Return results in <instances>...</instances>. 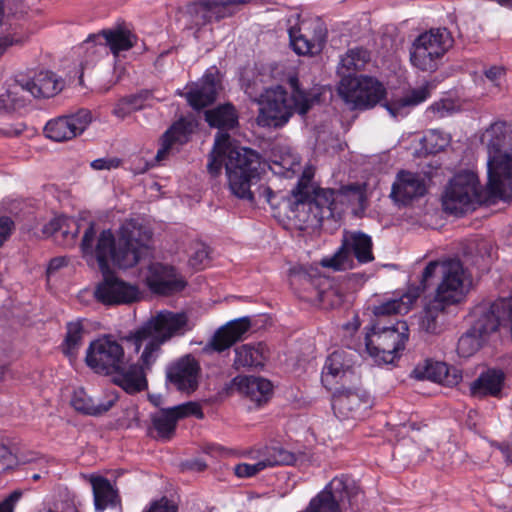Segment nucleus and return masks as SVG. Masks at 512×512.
I'll return each instance as SVG.
<instances>
[{
    "instance_id": "f257e3e1",
    "label": "nucleus",
    "mask_w": 512,
    "mask_h": 512,
    "mask_svg": "<svg viewBox=\"0 0 512 512\" xmlns=\"http://www.w3.org/2000/svg\"><path fill=\"white\" fill-rule=\"evenodd\" d=\"M187 330L188 318L185 313L159 311L135 333L125 338L134 345L135 352H139L144 345L139 363L129 364L122 345L111 336L92 341L87 348L85 361L96 373L115 374L114 382L126 392L137 393L146 389V371L159 358L162 345L175 336L183 335Z\"/></svg>"
},
{
    "instance_id": "f03ea898",
    "label": "nucleus",
    "mask_w": 512,
    "mask_h": 512,
    "mask_svg": "<svg viewBox=\"0 0 512 512\" xmlns=\"http://www.w3.org/2000/svg\"><path fill=\"white\" fill-rule=\"evenodd\" d=\"M152 233L138 220H126L119 228L118 241L111 230L99 235L93 223L84 232L81 249L84 257L95 260L103 274V281L94 291L96 299L104 305L129 304L140 298L135 285L129 284L110 271V264L130 268L151 255Z\"/></svg>"
},
{
    "instance_id": "7ed1b4c3",
    "label": "nucleus",
    "mask_w": 512,
    "mask_h": 512,
    "mask_svg": "<svg viewBox=\"0 0 512 512\" xmlns=\"http://www.w3.org/2000/svg\"><path fill=\"white\" fill-rule=\"evenodd\" d=\"M432 278H437L435 294L424 309L420 328L427 333L437 334L441 331L446 309L465 298L472 280L462 262L456 258L430 261L426 265L418 285L423 286V292Z\"/></svg>"
},
{
    "instance_id": "20e7f679",
    "label": "nucleus",
    "mask_w": 512,
    "mask_h": 512,
    "mask_svg": "<svg viewBox=\"0 0 512 512\" xmlns=\"http://www.w3.org/2000/svg\"><path fill=\"white\" fill-rule=\"evenodd\" d=\"M487 148L488 182L490 196L506 198L512 196V126L497 121L491 124L481 137Z\"/></svg>"
},
{
    "instance_id": "39448f33",
    "label": "nucleus",
    "mask_w": 512,
    "mask_h": 512,
    "mask_svg": "<svg viewBox=\"0 0 512 512\" xmlns=\"http://www.w3.org/2000/svg\"><path fill=\"white\" fill-rule=\"evenodd\" d=\"M291 93L282 86L269 88L265 91L262 107L257 117V123L263 127H282L294 112L306 114L312 105L318 101V95L300 88L296 76L288 79Z\"/></svg>"
},
{
    "instance_id": "423d86ee",
    "label": "nucleus",
    "mask_w": 512,
    "mask_h": 512,
    "mask_svg": "<svg viewBox=\"0 0 512 512\" xmlns=\"http://www.w3.org/2000/svg\"><path fill=\"white\" fill-rule=\"evenodd\" d=\"M225 162L226 174L231 192L238 198L256 202L264 200L274 206L275 193L268 186L259 185L255 190L261 174V160L252 149H232Z\"/></svg>"
},
{
    "instance_id": "0eeeda50",
    "label": "nucleus",
    "mask_w": 512,
    "mask_h": 512,
    "mask_svg": "<svg viewBox=\"0 0 512 512\" xmlns=\"http://www.w3.org/2000/svg\"><path fill=\"white\" fill-rule=\"evenodd\" d=\"M64 85V80L50 70L19 73L4 83L0 91V111L11 112L23 107L27 96L54 97L63 90Z\"/></svg>"
},
{
    "instance_id": "6e6552de",
    "label": "nucleus",
    "mask_w": 512,
    "mask_h": 512,
    "mask_svg": "<svg viewBox=\"0 0 512 512\" xmlns=\"http://www.w3.org/2000/svg\"><path fill=\"white\" fill-rule=\"evenodd\" d=\"M408 331L405 321L386 326L381 319H377L365 337L368 353L379 363H392L400 351L404 350L409 337Z\"/></svg>"
},
{
    "instance_id": "1a4fd4ad",
    "label": "nucleus",
    "mask_w": 512,
    "mask_h": 512,
    "mask_svg": "<svg viewBox=\"0 0 512 512\" xmlns=\"http://www.w3.org/2000/svg\"><path fill=\"white\" fill-rule=\"evenodd\" d=\"M205 120L210 126L219 129L215 137L214 148L210 154V160L207 164L209 173L212 176H217L229 158L228 151L246 148L233 144L230 135L225 131L234 128L238 123L237 114L232 105L226 104L212 110H207L205 112Z\"/></svg>"
},
{
    "instance_id": "9d476101",
    "label": "nucleus",
    "mask_w": 512,
    "mask_h": 512,
    "mask_svg": "<svg viewBox=\"0 0 512 512\" xmlns=\"http://www.w3.org/2000/svg\"><path fill=\"white\" fill-rule=\"evenodd\" d=\"M483 201L477 175L473 171H461L448 182L442 195V205L450 214H464Z\"/></svg>"
},
{
    "instance_id": "9b49d317",
    "label": "nucleus",
    "mask_w": 512,
    "mask_h": 512,
    "mask_svg": "<svg viewBox=\"0 0 512 512\" xmlns=\"http://www.w3.org/2000/svg\"><path fill=\"white\" fill-rule=\"evenodd\" d=\"M313 191L312 175L305 171L286 199V215L300 230L317 227L326 218L320 208L309 200Z\"/></svg>"
},
{
    "instance_id": "f8f14e48",
    "label": "nucleus",
    "mask_w": 512,
    "mask_h": 512,
    "mask_svg": "<svg viewBox=\"0 0 512 512\" xmlns=\"http://www.w3.org/2000/svg\"><path fill=\"white\" fill-rule=\"evenodd\" d=\"M453 44L454 39L448 29H430L415 39L410 52L411 63L422 71H435Z\"/></svg>"
},
{
    "instance_id": "ddd939ff",
    "label": "nucleus",
    "mask_w": 512,
    "mask_h": 512,
    "mask_svg": "<svg viewBox=\"0 0 512 512\" xmlns=\"http://www.w3.org/2000/svg\"><path fill=\"white\" fill-rule=\"evenodd\" d=\"M338 94L352 109H367L381 101L385 88L372 77L342 76Z\"/></svg>"
},
{
    "instance_id": "4468645a",
    "label": "nucleus",
    "mask_w": 512,
    "mask_h": 512,
    "mask_svg": "<svg viewBox=\"0 0 512 512\" xmlns=\"http://www.w3.org/2000/svg\"><path fill=\"white\" fill-rule=\"evenodd\" d=\"M372 239L363 232H353L343 239L341 248L332 257L322 260V266L341 271L352 268L353 259L359 263H368L374 260L372 252Z\"/></svg>"
},
{
    "instance_id": "2eb2a0df",
    "label": "nucleus",
    "mask_w": 512,
    "mask_h": 512,
    "mask_svg": "<svg viewBox=\"0 0 512 512\" xmlns=\"http://www.w3.org/2000/svg\"><path fill=\"white\" fill-rule=\"evenodd\" d=\"M191 415L198 419L204 417L200 405L193 401L160 409L151 415V421L158 437L162 440H170L175 434L178 421Z\"/></svg>"
},
{
    "instance_id": "dca6fc26",
    "label": "nucleus",
    "mask_w": 512,
    "mask_h": 512,
    "mask_svg": "<svg viewBox=\"0 0 512 512\" xmlns=\"http://www.w3.org/2000/svg\"><path fill=\"white\" fill-rule=\"evenodd\" d=\"M91 121V112L80 109L76 113L50 120L44 131L48 138L56 142L67 141L82 134Z\"/></svg>"
},
{
    "instance_id": "f3484780",
    "label": "nucleus",
    "mask_w": 512,
    "mask_h": 512,
    "mask_svg": "<svg viewBox=\"0 0 512 512\" xmlns=\"http://www.w3.org/2000/svg\"><path fill=\"white\" fill-rule=\"evenodd\" d=\"M200 366L191 355H185L166 369L167 383L176 390L190 394L194 392L199 384Z\"/></svg>"
},
{
    "instance_id": "a211bd4d",
    "label": "nucleus",
    "mask_w": 512,
    "mask_h": 512,
    "mask_svg": "<svg viewBox=\"0 0 512 512\" xmlns=\"http://www.w3.org/2000/svg\"><path fill=\"white\" fill-rule=\"evenodd\" d=\"M258 461L254 464L240 463L234 467L235 475L239 478L255 476L268 467L290 465L296 460L295 455L282 447H265L258 451Z\"/></svg>"
},
{
    "instance_id": "6ab92c4d",
    "label": "nucleus",
    "mask_w": 512,
    "mask_h": 512,
    "mask_svg": "<svg viewBox=\"0 0 512 512\" xmlns=\"http://www.w3.org/2000/svg\"><path fill=\"white\" fill-rule=\"evenodd\" d=\"M427 192L426 177L420 173L402 170L392 185L391 198L398 204L408 205Z\"/></svg>"
},
{
    "instance_id": "aec40b11",
    "label": "nucleus",
    "mask_w": 512,
    "mask_h": 512,
    "mask_svg": "<svg viewBox=\"0 0 512 512\" xmlns=\"http://www.w3.org/2000/svg\"><path fill=\"white\" fill-rule=\"evenodd\" d=\"M149 289L160 295H171L184 289L186 282L172 267L161 263H150L145 275Z\"/></svg>"
},
{
    "instance_id": "412c9836",
    "label": "nucleus",
    "mask_w": 512,
    "mask_h": 512,
    "mask_svg": "<svg viewBox=\"0 0 512 512\" xmlns=\"http://www.w3.org/2000/svg\"><path fill=\"white\" fill-rule=\"evenodd\" d=\"M228 389L231 392H238L261 405L268 401L272 393V384L269 380L261 377L237 376L231 381Z\"/></svg>"
},
{
    "instance_id": "4be33fe9",
    "label": "nucleus",
    "mask_w": 512,
    "mask_h": 512,
    "mask_svg": "<svg viewBox=\"0 0 512 512\" xmlns=\"http://www.w3.org/2000/svg\"><path fill=\"white\" fill-rule=\"evenodd\" d=\"M299 19V14L291 15L287 19V32L291 47L299 55L319 53L325 42V34L320 31V33L312 39L308 38L307 35L301 32Z\"/></svg>"
},
{
    "instance_id": "5701e85b",
    "label": "nucleus",
    "mask_w": 512,
    "mask_h": 512,
    "mask_svg": "<svg viewBox=\"0 0 512 512\" xmlns=\"http://www.w3.org/2000/svg\"><path fill=\"white\" fill-rule=\"evenodd\" d=\"M369 401L353 391H342L333 396L332 407L341 419H358L369 408Z\"/></svg>"
},
{
    "instance_id": "b1692460",
    "label": "nucleus",
    "mask_w": 512,
    "mask_h": 512,
    "mask_svg": "<svg viewBox=\"0 0 512 512\" xmlns=\"http://www.w3.org/2000/svg\"><path fill=\"white\" fill-rule=\"evenodd\" d=\"M118 399V395L115 392H109L105 398L93 399L91 398L84 389L79 388L74 391L71 398L72 407L83 414L99 416L111 409Z\"/></svg>"
},
{
    "instance_id": "393cba45",
    "label": "nucleus",
    "mask_w": 512,
    "mask_h": 512,
    "mask_svg": "<svg viewBox=\"0 0 512 512\" xmlns=\"http://www.w3.org/2000/svg\"><path fill=\"white\" fill-rule=\"evenodd\" d=\"M217 91L218 81L216 74L208 72L203 76L201 82L193 85L190 90L185 93V97L191 107L200 110L215 101Z\"/></svg>"
},
{
    "instance_id": "a878e982",
    "label": "nucleus",
    "mask_w": 512,
    "mask_h": 512,
    "mask_svg": "<svg viewBox=\"0 0 512 512\" xmlns=\"http://www.w3.org/2000/svg\"><path fill=\"white\" fill-rule=\"evenodd\" d=\"M250 328V320L246 317L227 323L220 327L211 338L208 346L221 352L232 346Z\"/></svg>"
},
{
    "instance_id": "bb28decb",
    "label": "nucleus",
    "mask_w": 512,
    "mask_h": 512,
    "mask_svg": "<svg viewBox=\"0 0 512 512\" xmlns=\"http://www.w3.org/2000/svg\"><path fill=\"white\" fill-rule=\"evenodd\" d=\"M234 352L233 366L236 369L263 367L269 355L267 346L262 342L242 344Z\"/></svg>"
},
{
    "instance_id": "cd10ccee",
    "label": "nucleus",
    "mask_w": 512,
    "mask_h": 512,
    "mask_svg": "<svg viewBox=\"0 0 512 512\" xmlns=\"http://www.w3.org/2000/svg\"><path fill=\"white\" fill-rule=\"evenodd\" d=\"M422 293L423 286L410 287L400 298L390 299L375 306L373 312L377 319L391 314H405L411 309Z\"/></svg>"
},
{
    "instance_id": "c85d7f7f",
    "label": "nucleus",
    "mask_w": 512,
    "mask_h": 512,
    "mask_svg": "<svg viewBox=\"0 0 512 512\" xmlns=\"http://www.w3.org/2000/svg\"><path fill=\"white\" fill-rule=\"evenodd\" d=\"M505 374L501 370L489 369L471 383L470 391L474 397H497L501 393Z\"/></svg>"
},
{
    "instance_id": "c756f323",
    "label": "nucleus",
    "mask_w": 512,
    "mask_h": 512,
    "mask_svg": "<svg viewBox=\"0 0 512 512\" xmlns=\"http://www.w3.org/2000/svg\"><path fill=\"white\" fill-rule=\"evenodd\" d=\"M414 373L418 378H426L447 386H455L462 379L460 372L456 368L448 367L443 362H427L423 371L416 368Z\"/></svg>"
},
{
    "instance_id": "7c9ffc66",
    "label": "nucleus",
    "mask_w": 512,
    "mask_h": 512,
    "mask_svg": "<svg viewBox=\"0 0 512 512\" xmlns=\"http://www.w3.org/2000/svg\"><path fill=\"white\" fill-rule=\"evenodd\" d=\"M91 485L94 496V506L97 512H103L107 508L116 507L120 498L110 481L104 477H92Z\"/></svg>"
},
{
    "instance_id": "2f4dec72",
    "label": "nucleus",
    "mask_w": 512,
    "mask_h": 512,
    "mask_svg": "<svg viewBox=\"0 0 512 512\" xmlns=\"http://www.w3.org/2000/svg\"><path fill=\"white\" fill-rule=\"evenodd\" d=\"M193 130V123L181 119L174 123L162 137V146L158 150L155 159L160 162L164 160L174 144H183L187 142L189 134Z\"/></svg>"
},
{
    "instance_id": "473e14b6",
    "label": "nucleus",
    "mask_w": 512,
    "mask_h": 512,
    "mask_svg": "<svg viewBox=\"0 0 512 512\" xmlns=\"http://www.w3.org/2000/svg\"><path fill=\"white\" fill-rule=\"evenodd\" d=\"M351 368V361L346 358L344 351H334L327 358L323 371L322 383L327 387L337 378H341Z\"/></svg>"
},
{
    "instance_id": "72a5a7b5",
    "label": "nucleus",
    "mask_w": 512,
    "mask_h": 512,
    "mask_svg": "<svg viewBox=\"0 0 512 512\" xmlns=\"http://www.w3.org/2000/svg\"><path fill=\"white\" fill-rule=\"evenodd\" d=\"M429 97L428 86H421L408 91L404 96L396 99L385 106L393 117L403 116L407 113L406 109L416 106Z\"/></svg>"
},
{
    "instance_id": "f704fd0d",
    "label": "nucleus",
    "mask_w": 512,
    "mask_h": 512,
    "mask_svg": "<svg viewBox=\"0 0 512 512\" xmlns=\"http://www.w3.org/2000/svg\"><path fill=\"white\" fill-rule=\"evenodd\" d=\"M98 36H102L105 44L109 47L112 54L117 57L122 51H128L135 43L137 37L126 29L103 30Z\"/></svg>"
},
{
    "instance_id": "c9c22d12",
    "label": "nucleus",
    "mask_w": 512,
    "mask_h": 512,
    "mask_svg": "<svg viewBox=\"0 0 512 512\" xmlns=\"http://www.w3.org/2000/svg\"><path fill=\"white\" fill-rule=\"evenodd\" d=\"M151 97L152 93L149 90H141L136 94L123 97L116 103L113 114L123 119L132 112L144 108L145 102L151 99Z\"/></svg>"
},
{
    "instance_id": "e433bc0d",
    "label": "nucleus",
    "mask_w": 512,
    "mask_h": 512,
    "mask_svg": "<svg viewBox=\"0 0 512 512\" xmlns=\"http://www.w3.org/2000/svg\"><path fill=\"white\" fill-rule=\"evenodd\" d=\"M43 233L47 236L60 234L64 239L70 237L74 239L79 233V225L75 219L60 216L52 219L43 228Z\"/></svg>"
},
{
    "instance_id": "4c0bfd02",
    "label": "nucleus",
    "mask_w": 512,
    "mask_h": 512,
    "mask_svg": "<svg viewBox=\"0 0 512 512\" xmlns=\"http://www.w3.org/2000/svg\"><path fill=\"white\" fill-rule=\"evenodd\" d=\"M370 60L369 52L364 48H353L347 51L346 55L341 59V69L343 76H353L356 71L362 70Z\"/></svg>"
},
{
    "instance_id": "58836bf2",
    "label": "nucleus",
    "mask_w": 512,
    "mask_h": 512,
    "mask_svg": "<svg viewBox=\"0 0 512 512\" xmlns=\"http://www.w3.org/2000/svg\"><path fill=\"white\" fill-rule=\"evenodd\" d=\"M84 328L81 321L69 322L67 333L62 345L63 353L69 358H74L82 344Z\"/></svg>"
},
{
    "instance_id": "ea45409f",
    "label": "nucleus",
    "mask_w": 512,
    "mask_h": 512,
    "mask_svg": "<svg viewBox=\"0 0 512 512\" xmlns=\"http://www.w3.org/2000/svg\"><path fill=\"white\" fill-rule=\"evenodd\" d=\"M485 338L478 331H474V327H471L458 340V354L465 358L472 356L479 350Z\"/></svg>"
},
{
    "instance_id": "a19ab883",
    "label": "nucleus",
    "mask_w": 512,
    "mask_h": 512,
    "mask_svg": "<svg viewBox=\"0 0 512 512\" xmlns=\"http://www.w3.org/2000/svg\"><path fill=\"white\" fill-rule=\"evenodd\" d=\"M212 20L219 21L232 16L239 6L246 4L248 0H207Z\"/></svg>"
},
{
    "instance_id": "79ce46f5",
    "label": "nucleus",
    "mask_w": 512,
    "mask_h": 512,
    "mask_svg": "<svg viewBox=\"0 0 512 512\" xmlns=\"http://www.w3.org/2000/svg\"><path fill=\"white\" fill-rule=\"evenodd\" d=\"M186 12L190 15L191 22L195 26H204L213 21L207 0H200L187 5Z\"/></svg>"
},
{
    "instance_id": "37998d69",
    "label": "nucleus",
    "mask_w": 512,
    "mask_h": 512,
    "mask_svg": "<svg viewBox=\"0 0 512 512\" xmlns=\"http://www.w3.org/2000/svg\"><path fill=\"white\" fill-rule=\"evenodd\" d=\"M313 192L309 195V200L313 205L320 208L326 218L332 214V204L334 202V192L330 189H321L313 184Z\"/></svg>"
},
{
    "instance_id": "c03bdc74",
    "label": "nucleus",
    "mask_w": 512,
    "mask_h": 512,
    "mask_svg": "<svg viewBox=\"0 0 512 512\" xmlns=\"http://www.w3.org/2000/svg\"><path fill=\"white\" fill-rule=\"evenodd\" d=\"M450 137L440 130H430L423 138V144L427 152L436 154L449 145Z\"/></svg>"
},
{
    "instance_id": "a18cd8bd",
    "label": "nucleus",
    "mask_w": 512,
    "mask_h": 512,
    "mask_svg": "<svg viewBox=\"0 0 512 512\" xmlns=\"http://www.w3.org/2000/svg\"><path fill=\"white\" fill-rule=\"evenodd\" d=\"M208 255V247L202 243H198L195 245L194 252L189 258V263L192 267L199 269L208 259Z\"/></svg>"
},
{
    "instance_id": "49530a36",
    "label": "nucleus",
    "mask_w": 512,
    "mask_h": 512,
    "mask_svg": "<svg viewBox=\"0 0 512 512\" xmlns=\"http://www.w3.org/2000/svg\"><path fill=\"white\" fill-rule=\"evenodd\" d=\"M16 456L3 444H0V473H3L17 464Z\"/></svg>"
},
{
    "instance_id": "de8ad7c7",
    "label": "nucleus",
    "mask_w": 512,
    "mask_h": 512,
    "mask_svg": "<svg viewBox=\"0 0 512 512\" xmlns=\"http://www.w3.org/2000/svg\"><path fill=\"white\" fill-rule=\"evenodd\" d=\"M485 78L496 88H501L505 77V70L500 66H492L484 71Z\"/></svg>"
},
{
    "instance_id": "09e8293b",
    "label": "nucleus",
    "mask_w": 512,
    "mask_h": 512,
    "mask_svg": "<svg viewBox=\"0 0 512 512\" xmlns=\"http://www.w3.org/2000/svg\"><path fill=\"white\" fill-rule=\"evenodd\" d=\"M15 228L14 222L7 216L0 217V246L8 240Z\"/></svg>"
},
{
    "instance_id": "8fccbe9b",
    "label": "nucleus",
    "mask_w": 512,
    "mask_h": 512,
    "mask_svg": "<svg viewBox=\"0 0 512 512\" xmlns=\"http://www.w3.org/2000/svg\"><path fill=\"white\" fill-rule=\"evenodd\" d=\"M90 165L94 170H110L117 168L120 165V160L117 158H99L92 161Z\"/></svg>"
},
{
    "instance_id": "3c124183",
    "label": "nucleus",
    "mask_w": 512,
    "mask_h": 512,
    "mask_svg": "<svg viewBox=\"0 0 512 512\" xmlns=\"http://www.w3.org/2000/svg\"><path fill=\"white\" fill-rule=\"evenodd\" d=\"M22 492L13 491L7 498L0 502V512H13L15 504L20 500Z\"/></svg>"
},
{
    "instance_id": "603ef678",
    "label": "nucleus",
    "mask_w": 512,
    "mask_h": 512,
    "mask_svg": "<svg viewBox=\"0 0 512 512\" xmlns=\"http://www.w3.org/2000/svg\"><path fill=\"white\" fill-rule=\"evenodd\" d=\"M147 512H177V507L167 498L154 502Z\"/></svg>"
},
{
    "instance_id": "864d4df0",
    "label": "nucleus",
    "mask_w": 512,
    "mask_h": 512,
    "mask_svg": "<svg viewBox=\"0 0 512 512\" xmlns=\"http://www.w3.org/2000/svg\"><path fill=\"white\" fill-rule=\"evenodd\" d=\"M66 265V260L63 257H56L50 260L48 267H47V274L51 275L52 273L56 272L60 268L64 267Z\"/></svg>"
},
{
    "instance_id": "5fc2aeb1",
    "label": "nucleus",
    "mask_w": 512,
    "mask_h": 512,
    "mask_svg": "<svg viewBox=\"0 0 512 512\" xmlns=\"http://www.w3.org/2000/svg\"><path fill=\"white\" fill-rule=\"evenodd\" d=\"M24 125L23 124H19L17 127L15 128H3L1 131L4 135L6 136H9V137H12V136H18L22 133V131L24 130Z\"/></svg>"
},
{
    "instance_id": "6e6d98bb",
    "label": "nucleus",
    "mask_w": 512,
    "mask_h": 512,
    "mask_svg": "<svg viewBox=\"0 0 512 512\" xmlns=\"http://www.w3.org/2000/svg\"><path fill=\"white\" fill-rule=\"evenodd\" d=\"M13 38L10 36H4L0 38V56L5 52V50L14 44Z\"/></svg>"
},
{
    "instance_id": "4d7b16f0",
    "label": "nucleus",
    "mask_w": 512,
    "mask_h": 512,
    "mask_svg": "<svg viewBox=\"0 0 512 512\" xmlns=\"http://www.w3.org/2000/svg\"><path fill=\"white\" fill-rule=\"evenodd\" d=\"M206 463L203 462L202 460H193L191 462H189L188 464V467L192 470H196V471H202L206 468Z\"/></svg>"
},
{
    "instance_id": "13d9d810",
    "label": "nucleus",
    "mask_w": 512,
    "mask_h": 512,
    "mask_svg": "<svg viewBox=\"0 0 512 512\" xmlns=\"http://www.w3.org/2000/svg\"><path fill=\"white\" fill-rule=\"evenodd\" d=\"M501 452L503 453L505 459L512 463V446L503 444L499 446Z\"/></svg>"
},
{
    "instance_id": "bf43d9fd",
    "label": "nucleus",
    "mask_w": 512,
    "mask_h": 512,
    "mask_svg": "<svg viewBox=\"0 0 512 512\" xmlns=\"http://www.w3.org/2000/svg\"><path fill=\"white\" fill-rule=\"evenodd\" d=\"M499 5L512 9V0H494Z\"/></svg>"
},
{
    "instance_id": "052dcab7",
    "label": "nucleus",
    "mask_w": 512,
    "mask_h": 512,
    "mask_svg": "<svg viewBox=\"0 0 512 512\" xmlns=\"http://www.w3.org/2000/svg\"><path fill=\"white\" fill-rule=\"evenodd\" d=\"M4 16H5L4 1L0 0V26L3 24Z\"/></svg>"
},
{
    "instance_id": "680f3d73",
    "label": "nucleus",
    "mask_w": 512,
    "mask_h": 512,
    "mask_svg": "<svg viewBox=\"0 0 512 512\" xmlns=\"http://www.w3.org/2000/svg\"><path fill=\"white\" fill-rule=\"evenodd\" d=\"M5 371H6L5 367H3V366L0 367V380H2L4 378Z\"/></svg>"
},
{
    "instance_id": "e2e57ef3",
    "label": "nucleus",
    "mask_w": 512,
    "mask_h": 512,
    "mask_svg": "<svg viewBox=\"0 0 512 512\" xmlns=\"http://www.w3.org/2000/svg\"><path fill=\"white\" fill-rule=\"evenodd\" d=\"M41 477H42V474H41V473H36V474H33V475H32V479H33L34 481L39 480Z\"/></svg>"
},
{
    "instance_id": "0e129e2a",
    "label": "nucleus",
    "mask_w": 512,
    "mask_h": 512,
    "mask_svg": "<svg viewBox=\"0 0 512 512\" xmlns=\"http://www.w3.org/2000/svg\"><path fill=\"white\" fill-rule=\"evenodd\" d=\"M356 194H357V197H358L359 201H361V202H362V201L364 200V196H363V194H362L361 192H359V191H357V193H356Z\"/></svg>"
},
{
    "instance_id": "69168bd1",
    "label": "nucleus",
    "mask_w": 512,
    "mask_h": 512,
    "mask_svg": "<svg viewBox=\"0 0 512 512\" xmlns=\"http://www.w3.org/2000/svg\"><path fill=\"white\" fill-rule=\"evenodd\" d=\"M295 163L298 164V161L296 160V158H293L292 162L290 163L289 168H291Z\"/></svg>"
},
{
    "instance_id": "338daca9",
    "label": "nucleus",
    "mask_w": 512,
    "mask_h": 512,
    "mask_svg": "<svg viewBox=\"0 0 512 512\" xmlns=\"http://www.w3.org/2000/svg\"><path fill=\"white\" fill-rule=\"evenodd\" d=\"M80 84H82V74L79 76Z\"/></svg>"
}]
</instances>
